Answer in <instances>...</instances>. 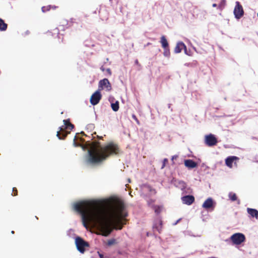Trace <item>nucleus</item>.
Listing matches in <instances>:
<instances>
[{
	"label": "nucleus",
	"mask_w": 258,
	"mask_h": 258,
	"mask_svg": "<svg viewBox=\"0 0 258 258\" xmlns=\"http://www.w3.org/2000/svg\"><path fill=\"white\" fill-rule=\"evenodd\" d=\"M164 48V52H163L164 55L166 57H169L170 54V49H169V47H166V48Z\"/></svg>",
	"instance_id": "obj_24"
},
{
	"label": "nucleus",
	"mask_w": 258,
	"mask_h": 258,
	"mask_svg": "<svg viewBox=\"0 0 258 258\" xmlns=\"http://www.w3.org/2000/svg\"><path fill=\"white\" fill-rule=\"evenodd\" d=\"M150 43H148V45H150Z\"/></svg>",
	"instance_id": "obj_38"
},
{
	"label": "nucleus",
	"mask_w": 258,
	"mask_h": 258,
	"mask_svg": "<svg viewBox=\"0 0 258 258\" xmlns=\"http://www.w3.org/2000/svg\"><path fill=\"white\" fill-rule=\"evenodd\" d=\"M68 25V22L66 20H62L61 22H60V25H59V27L60 29H61L62 30H64L66 28H68L69 26Z\"/></svg>",
	"instance_id": "obj_19"
},
{
	"label": "nucleus",
	"mask_w": 258,
	"mask_h": 258,
	"mask_svg": "<svg viewBox=\"0 0 258 258\" xmlns=\"http://www.w3.org/2000/svg\"><path fill=\"white\" fill-rule=\"evenodd\" d=\"M160 43H161L163 48L169 47L168 41L165 36H162L160 39Z\"/></svg>",
	"instance_id": "obj_18"
},
{
	"label": "nucleus",
	"mask_w": 258,
	"mask_h": 258,
	"mask_svg": "<svg viewBox=\"0 0 258 258\" xmlns=\"http://www.w3.org/2000/svg\"><path fill=\"white\" fill-rule=\"evenodd\" d=\"M105 89L106 91H110L112 89L110 83L107 79H103L99 82L98 90L100 91Z\"/></svg>",
	"instance_id": "obj_6"
},
{
	"label": "nucleus",
	"mask_w": 258,
	"mask_h": 258,
	"mask_svg": "<svg viewBox=\"0 0 258 258\" xmlns=\"http://www.w3.org/2000/svg\"><path fill=\"white\" fill-rule=\"evenodd\" d=\"M182 203L187 205H190L195 201V198L193 196L188 195L181 198Z\"/></svg>",
	"instance_id": "obj_10"
},
{
	"label": "nucleus",
	"mask_w": 258,
	"mask_h": 258,
	"mask_svg": "<svg viewBox=\"0 0 258 258\" xmlns=\"http://www.w3.org/2000/svg\"><path fill=\"white\" fill-rule=\"evenodd\" d=\"M57 8L56 6H51V5H48L47 6H43L42 7L41 10L43 13L49 11L51 8L53 9H55Z\"/></svg>",
	"instance_id": "obj_21"
},
{
	"label": "nucleus",
	"mask_w": 258,
	"mask_h": 258,
	"mask_svg": "<svg viewBox=\"0 0 258 258\" xmlns=\"http://www.w3.org/2000/svg\"><path fill=\"white\" fill-rule=\"evenodd\" d=\"M111 108L114 111H117L119 109V102L118 101H116L114 103H111Z\"/></svg>",
	"instance_id": "obj_23"
},
{
	"label": "nucleus",
	"mask_w": 258,
	"mask_h": 258,
	"mask_svg": "<svg viewBox=\"0 0 258 258\" xmlns=\"http://www.w3.org/2000/svg\"><path fill=\"white\" fill-rule=\"evenodd\" d=\"M155 200L153 199H149L147 201L148 205L149 206L151 207L152 208L153 206H155L153 204L154 203Z\"/></svg>",
	"instance_id": "obj_28"
},
{
	"label": "nucleus",
	"mask_w": 258,
	"mask_h": 258,
	"mask_svg": "<svg viewBox=\"0 0 258 258\" xmlns=\"http://www.w3.org/2000/svg\"><path fill=\"white\" fill-rule=\"evenodd\" d=\"M75 243L77 249L82 253H84L86 250V248L89 247V244L85 241L80 237H77L75 239Z\"/></svg>",
	"instance_id": "obj_4"
},
{
	"label": "nucleus",
	"mask_w": 258,
	"mask_h": 258,
	"mask_svg": "<svg viewBox=\"0 0 258 258\" xmlns=\"http://www.w3.org/2000/svg\"><path fill=\"white\" fill-rule=\"evenodd\" d=\"M136 62L137 63H138V60H136Z\"/></svg>",
	"instance_id": "obj_37"
},
{
	"label": "nucleus",
	"mask_w": 258,
	"mask_h": 258,
	"mask_svg": "<svg viewBox=\"0 0 258 258\" xmlns=\"http://www.w3.org/2000/svg\"><path fill=\"white\" fill-rule=\"evenodd\" d=\"M228 197L232 202L237 201L238 204H240V201L238 199L236 194L230 192L228 194Z\"/></svg>",
	"instance_id": "obj_15"
},
{
	"label": "nucleus",
	"mask_w": 258,
	"mask_h": 258,
	"mask_svg": "<svg viewBox=\"0 0 258 258\" xmlns=\"http://www.w3.org/2000/svg\"><path fill=\"white\" fill-rule=\"evenodd\" d=\"M120 151L117 144L109 142L104 145H98L89 151L88 162L91 164H98L106 160L111 155H117Z\"/></svg>",
	"instance_id": "obj_2"
},
{
	"label": "nucleus",
	"mask_w": 258,
	"mask_h": 258,
	"mask_svg": "<svg viewBox=\"0 0 258 258\" xmlns=\"http://www.w3.org/2000/svg\"><path fill=\"white\" fill-rule=\"evenodd\" d=\"M153 228L154 229L157 230L159 233H160L162 229V220L160 219H157L153 225Z\"/></svg>",
	"instance_id": "obj_13"
},
{
	"label": "nucleus",
	"mask_w": 258,
	"mask_h": 258,
	"mask_svg": "<svg viewBox=\"0 0 258 258\" xmlns=\"http://www.w3.org/2000/svg\"><path fill=\"white\" fill-rule=\"evenodd\" d=\"M76 136L74 138V143L76 144Z\"/></svg>",
	"instance_id": "obj_35"
},
{
	"label": "nucleus",
	"mask_w": 258,
	"mask_h": 258,
	"mask_svg": "<svg viewBox=\"0 0 258 258\" xmlns=\"http://www.w3.org/2000/svg\"><path fill=\"white\" fill-rule=\"evenodd\" d=\"M74 210L81 215L82 222L86 228L88 223L94 224L105 236L112 231V226L119 223L127 216L122 201L114 200L109 209L99 201H81L74 204Z\"/></svg>",
	"instance_id": "obj_1"
},
{
	"label": "nucleus",
	"mask_w": 258,
	"mask_h": 258,
	"mask_svg": "<svg viewBox=\"0 0 258 258\" xmlns=\"http://www.w3.org/2000/svg\"><path fill=\"white\" fill-rule=\"evenodd\" d=\"M205 142L207 146L212 147L216 145L218 142L216 138L214 135L209 134L205 136Z\"/></svg>",
	"instance_id": "obj_9"
},
{
	"label": "nucleus",
	"mask_w": 258,
	"mask_h": 258,
	"mask_svg": "<svg viewBox=\"0 0 258 258\" xmlns=\"http://www.w3.org/2000/svg\"><path fill=\"white\" fill-rule=\"evenodd\" d=\"M184 165L189 169L194 168L198 166L197 162L191 159H187L184 160Z\"/></svg>",
	"instance_id": "obj_12"
},
{
	"label": "nucleus",
	"mask_w": 258,
	"mask_h": 258,
	"mask_svg": "<svg viewBox=\"0 0 258 258\" xmlns=\"http://www.w3.org/2000/svg\"><path fill=\"white\" fill-rule=\"evenodd\" d=\"M64 125L59 127V130L57 132L56 136L59 139H64L70 134V132H67L66 130H72L74 125L72 124L69 119L63 120Z\"/></svg>",
	"instance_id": "obj_3"
},
{
	"label": "nucleus",
	"mask_w": 258,
	"mask_h": 258,
	"mask_svg": "<svg viewBox=\"0 0 258 258\" xmlns=\"http://www.w3.org/2000/svg\"><path fill=\"white\" fill-rule=\"evenodd\" d=\"M13 193L12 195L13 196H17L18 195V191H17V189L16 187H13Z\"/></svg>",
	"instance_id": "obj_30"
},
{
	"label": "nucleus",
	"mask_w": 258,
	"mask_h": 258,
	"mask_svg": "<svg viewBox=\"0 0 258 258\" xmlns=\"http://www.w3.org/2000/svg\"><path fill=\"white\" fill-rule=\"evenodd\" d=\"M152 209L154 210L155 213L158 215L161 212L163 209V206L157 205L153 206Z\"/></svg>",
	"instance_id": "obj_20"
},
{
	"label": "nucleus",
	"mask_w": 258,
	"mask_h": 258,
	"mask_svg": "<svg viewBox=\"0 0 258 258\" xmlns=\"http://www.w3.org/2000/svg\"><path fill=\"white\" fill-rule=\"evenodd\" d=\"M132 117H133V118L134 119H135L136 120H137V121H138V119H137V117L136 116V115H132Z\"/></svg>",
	"instance_id": "obj_32"
},
{
	"label": "nucleus",
	"mask_w": 258,
	"mask_h": 258,
	"mask_svg": "<svg viewBox=\"0 0 258 258\" xmlns=\"http://www.w3.org/2000/svg\"><path fill=\"white\" fill-rule=\"evenodd\" d=\"M102 98V95L99 90L96 91L91 96L90 102L93 105H97Z\"/></svg>",
	"instance_id": "obj_8"
},
{
	"label": "nucleus",
	"mask_w": 258,
	"mask_h": 258,
	"mask_svg": "<svg viewBox=\"0 0 258 258\" xmlns=\"http://www.w3.org/2000/svg\"><path fill=\"white\" fill-rule=\"evenodd\" d=\"M213 7H217V5L216 4H213L212 5Z\"/></svg>",
	"instance_id": "obj_34"
},
{
	"label": "nucleus",
	"mask_w": 258,
	"mask_h": 258,
	"mask_svg": "<svg viewBox=\"0 0 258 258\" xmlns=\"http://www.w3.org/2000/svg\"><path fill=\"white\" fill-rule=\"evenodd\" d=\"M234 14L237 19H240L244 15L242 6L239 2H236V6L234 9Z\"/></svg>",
	"instance_id": "obj_7"
},
{
	"label": "nucleus",
	"mask_w": 258,
	"mask_h": 258,
	"mask_svg": "<svg viewBox=\"0 0 258 258\" xmlns=\"http://www.w3.org/2000/svg\"><path fill=\"white\" fill-rule=\"evenodd\" d=\"M11 233H12V234H14V231H11Z\"/></svg>",
	"instance_id": "obj_36"
},
{
	"label": "nucleus",
	"mask_w": 258,
	"mask_h": 258,
	"mask_svg": "<svg viewBox=\"0 0 258 258\" xmlns=\"http://www.w3.org/2000/svg\"><path fill=\"white\" fill-rule=\"evenodd\" d=\"M183 47H185V46L183 43H177L174 48V52L176 53H179L181 52V50Z\"/></svg>",
	"instance_id": "obj_17"
},
{
	"label": "nucleus",
	"mask_w": 258,
	"mask_h": 258,
	"mask_svg": "<svg viewBox=\"0 0 258 258\" xmlns=\"http://www.w3.org/2000/svg\"><path fill=\"white\" fill-rule=\"evenodd\" d=\"M116 243V240L114 239H111L108 240L107 244L108 246H111L114 244Z\"/></svg>",
	"instance_id": "obj_27"
},
{
	"label": "nucleus",
	"mask_w": 258,
	"mask_h": 258,
	"mask_svg": "<svg viewBox=\"0 0 258 258\" xmlns=\"http://www.w3.org/2000/svg\"><path fill=\"white\" fill-rule=\"evenodd\" d=\"M248 213L252 217H255L256 219L258 218V211L256 209L247 208Z\"/></svg>",
	"instance_id": "obj_16"
},
{
	"label": "nucleus",
	"mask_w": 258,
	"mask_h": 258,
	"mask_svg": "<svg viewBox=\"0 0 258 258\" xmlns=\"http://www.w3.org/2000/svg\"><path fill=\"white\" fill-rule=\"evenodd\" d=\"M100 70L102 71V72H104V71H106L108 75L109 76H111V74H112V72H111V69H109V68H108L107 69H105V68L103 67V66H102L101 68H100Z\"/></svg>",
	"instance_id": "obj_25"
},
{
	"label": "nucleus",
	"mask_w": 258,
	"mask_h": 258,
	"mask_svg": "<svg viewBox=\"0 0 258 258\" xmlns=\"http://www.w3.org/2000/svg\"><path fill=\"white\" fill-rule=\"evenodd\" d=\"M168 160L167 158H165L163 160L162 165L161 166V169H163L165 166V165L168 163Z\"/></svg>",
	"instance_id": "obj_29"
},
{
	"label": "nucleus",
	"mask_w": 258,
	"mask_h": 258,
	"mask_svg": "<svg viewBox=\"0 0 258 258\" xmlns=\"http://www.w3.org/2000/svg\"><path fill=\"white\" fill-rule=\"evenodd\" d=\"M153 190H154V192L155 193L156 192L155 189H154Z\"/></svg>",
	"instance_id": "obj_39"
},
{
	"label": "nucleus",
	"mask_w": 258,
	"mask_h": 258,
	"mask_svg": "<svg viewBox=\"0 0 258 258\" xmlns=\"http://www.w3.org/2000/svg\"><path fill=\"white\" fill-rule=\"evenodd\" d=\"M98 253L99 254L100 258H104V255L103 254L100 253L99 252H98Z\"/></svg>",
	"instance_id": "obj_31"
},
{
	"label": "nucleus",
	"mask_w": 258,
	"mask_h": 258,
	"mask_svg": "<svg viewBox=\"0 0 258 258\" xmlns=\"http://www.w3.org/2000/svg\"><path fill=\"white\" fill-rule=\"evenodd\" d=\"M7 26V24L4 22V21L0 18V30L5 31Z\"/></svg>",
	"instance_id": "obj_22"
},
{
	"label": "nucleus",
	"mask_w": 258,
	"mask_h": 258,
	"mask_svg": "<svg viewBox=\"0 0 258 258\" xmlns=\"http://www.w3.org/2000/svg\"><path fill=\"white\" fill-rule=\"evenodd\" d=\"M239 160V158L236 156H229L225 160V164L226 165L232 168L233 166V163L234 161H237Z\"/></svg>",
	"instance_id": "obj_11"
},
{
	"label": "nucleus",
	"mask_w": 258,
	"mask_h": 258,
	"mask_svg": "<svg viewBox=\"0 0 258 258\" xmlns=\"http://www.w3.org/2000/svg\"><path fill=\"white\" fill-rule=\"evenodd\" d=\"M257 17H258V13H257Z\"/></svg>",
	"instance_id": "obj_40"
},
{
	"label": "nucleus",
	"mask_w": 258,
	"mask_h": 258,
	"mask_svg": "<svg viewBox=\"0 0 258 258\" xmlns=\"http://www.w3.org/2000/svg\"><path fill=\"white\" fill-rule=\"evenodd\" d=\"M214 207L213 201L211 198L207 199L203 204V207L206 209H209Z\"/></svg>",
	"instance_id": "obj_14"
},
{
	"label": "nucleus",
	"mask_w": 258,
	"mask_h": 258,
	"mask_svg": "<svg viewBox=\"0 0 258 258\" xmlns=\"http://www.w3.org/2000/svg\"><path fill=\"white\" fill-rule=\"evenodd\" d=\"M230 239L233 244L239 245L245 240V237L242 233H236L233 234Z\"/></svg>",
	"instance_id": "obj_5"
},
{
	"label": "nucleus",
	"mask_w": 258,
	"mask_h": 258,
	"mask_svg": "<svg viewBox=\"0 0 258 258\" xmlns=\"http://www.w3.org/2000/svg\"><path fill=\"white\" fill-rule=\"evenodd\" d=\"M226 5V1L222 0L220 4L218 6V9L222 10Z\"/></svg>",
	"instance_id": "obj_26"
},
{
	"label": "nucleus",
	"mask_w": 258,
	"mask_h": 258,
	"mask_svg": "<svg viewBox=\"0 0 258 258\" xmlns=\"http://www.w3.org/2000/svg\"><path fill=\"white\" fill-rule=\"evenodd\" d=\"M177 156H172V160H174V159H176V158H177Z\"/></svg>",
	"instance_id": "obj_33"
}]
</instances>
